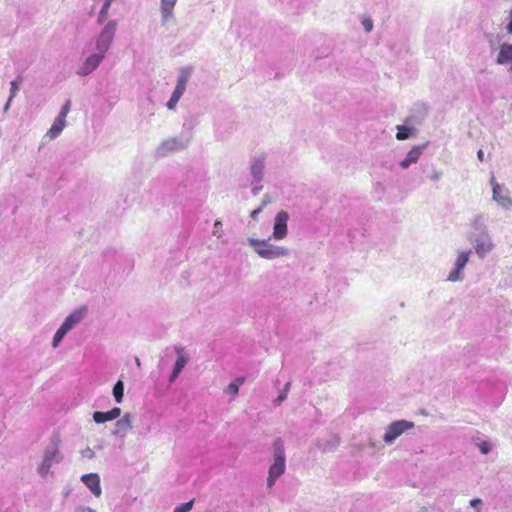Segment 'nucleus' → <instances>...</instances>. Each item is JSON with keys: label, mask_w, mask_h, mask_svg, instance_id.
Returning a JSON list of instances; mask_svg holds the SVG:
<instances>
[{"label": "nucleus", "mask_w": 512, "mask_h": 512, "mask_svg": "<svg viewBox=\"0 0 512 512\" xmlns=\"http://www.w3.org/2000/svg\"><path fill=\"white\" fill-rule=\"evenodd\" d=\"M194 500H190L189 502L183 503L177 507H175L173 512H189L193 508Z\"/></svg>", "instance_id": "nucleus-33"}, {"label": "nucleus", "mask_w": 512, "mask_h": 512, "mask_svg": "<svg viewBox=\"0 0 512 512\" xmlns=\"http://www.w3.org/2000/svg\"><path fill=\"white\" fill-rule=\"evenodd\" d=\"M273 202V198L270 194L266 193L263 195L260 203V207L264 209L266 206L270 205Z\"/></svg>", "instance_id": "nucleus-37"}, {"label": "nucleus", "mask_w": 512, "mask_h": 512, "mask_svg": "<svg viewBox=\"0 0 512 512\" xmlns=\"http://www.w3.org/2000/svg\"><path fill=\"white\" fill-rule=\"evenodd\" d=\"M87 314L86 307H80L71 312L62 322L60 327L55 332L52 339V347L54 349L58 348L63 338L72 331L81 321L85 318Z\"/></svg>", "instance_id": "nucleus-5"}, {"label": "nucleus", "mask_w": 512, "mask_h": 512, "mask_svg": "<svg viewBox=\"0 0 512 512\" xmlns=\"http://www.w3.org/2000/svg\"><path fill=\"white\" fill-rule=\"evenodd\" d=\"M472 254L471 250H458L456 254V259L453 264L452 270L449 272L447 276L448 282H461L464 280V268L467 265L469 258Z\"/></svg>", "instance_id": "nucleus-10"}, {"label": "nucleus", "mask_w": 512, "mask_h": 512, "mask_svg": "<svg viewBox=\"0 0 512 512\" xmlns=\"http://www.w3.org/2000/svg\"><path fill=\"white\" fill-rule=\"evenodd\" d=\"M190 145V138L183 135H175L162 139L155 148V156L166 158L173 154L186 150Z\"/></svg>", "instance_id": "nucleus-4"}, {"label": "nucleus", "mask_w": 512, "mask_h": 512, "mask_svg": "<svg viewBox=\"0 0 512 512\" xmlns=\"http://www.w3.org/2000/svg\"><path fill=\"white\" fill-rule=\"evenodd\" d=\"M74 512H97V511L89 506L80 505L75 508Z\"/></svg>", "instance_id": "nucleus-41"}, {"label": "nucleus", "mask_w": 512, "mask_h": 512, "mask_svg": "<svg viewBox=\"0 0 512 512\" xmlns=\"http://www.w3.org/2000/svg\"><path fill=\"white\" fill-rule=\"evenodd\" d=\"M252 189H251V193L256 196L260 193V191L263 189V186L261 185V183L257 184V183H253L252 182Z\"/></svg>", "instance_id": "nucleus-42"}, {"label": "nucleus", "mask_w": 512, "mask_h": 512, "mask_svg": "<svg viewBox=\"0 0 512 512\" xmlns=\"http://www.w3.org/2000/svg\"><path fill=\"white\" fill-rule=\"evenodd\" d=\"M482 505V500L480 498H473L470 500V506L472 508H475L477 510V512H481L480 511V506Z\"/></svg>", "instance_id": "nucleus-39"}, {"label": "nucleus", "mask_w": 512, "mask_h": 512, "mask_svg": "<svg viewBox=\"0 0 512 512\" xmlns=\"http://www.w3.org/2000/svg\"><path fill=\"white\" fill-rule=\"evenodd\" d=\"M470 231L469 233H488L489 228L487 225V219L483 214H476L470 220Z\"/></svg>", "instance_id": "nucleus-18"}, {"label": "nucleus", "mask_w": 512, "mask_h": 512, "mask_svg": "<svg viewBox=\"0 0 512 512\" xmlns=\"http://www.w3.org/2000/svg\"><path fill=\"white\" fill-rule=\"evenodd\" d=\"M477 446H478L480 452L484 455L488 454L492 450L491 443L487 442V441H482V442L478 443Z\"/></svg>", "instance_id": "nucleus-36"}, {"label": "nucleus", "mask_w": 512, "mask_h": 512, "mask_svg": "<svg viewBox=\"0 0 512 512\" xmlns=\"http://www.w3.org/2000/svg\"><path fill=\"white\" fill-rule=\"evenodd\" d=\"M286 456L285 447L281 439H277L273 444V462L269 467L267 486L271 488L276 480L285 473Z\"/></svg>", "instance_id": "nucleus-3"}, {"label": "nucleus", "mask_w": 512, "mask_h": 512, "mask_svg": "<svg viewBox=\"0 0 512 512\" xmlns=\"http://www.w3.org/2000/svg\"><path fill=\"white\" fill-rule=\"evenodd\" d=\"M178 0H160L159 13L160 22L163 27L175 21V7Z\"/></svg>", "instance_id": "nucleus-13"}, {"label": "nucleus", "mask_w": 512, "mask_h": 512, "mask_svg": "<svg viewBox=\"0 0 512 512\" xmlns=\"http://www.w3.org/2000/svg\"><path fill=\"white\" fill-rule=\"evenodd\" d=\"M174 351L176 353V361L174 363L172 372L169 376V382L173 383L180 375L184 367L190 360V355L188 351L182 345L174 346Z\"/></svg>", "instance_id": "nucleus-11"}, {"label": "nucleus", "mask_w": 512, "mask_h": 512, "mask_svg": "<svg viewBox=\"0 0 512 512\" xmlns=\"http://www.w3.org/2000/svg\"><path fill=\"white\" fill-rule=\"evenodd\" d=\"M118 27V21L115 19L108 20L95 40V49L105 54L111 47Z\"/></svg>", "instance_id": "nucleus-6"}, {"label": "nucleus", "mask_w": 512, "mask_h": 512, "mask_svg": "<svg viewBox=\"0 0 512 512\" xmlns=\"http://www.w3.org/2000/svg\"><path fill=\"white\" fill-rule=\"evenodd\" d=\"M115 0H104V3L99 11V14H98V23H104L105 20H106V17L108 15V12H109V8L111 6V4L114 2Z\"/></svg>", "instance_id": "nucleus-26"}, {"label": "nucleus", "mask_w": 512, "mask_h": 512, "mask_svg": "<svg viewBox=\"0 0 512 512\" xmlns=\"http://www.w3.org/2000/svg\"><path fill=\"white\" fill-rule=\"evenodd\" d=\"M70 111V101L68 100L64 105L63 107L61 108V111L59 112V114L57 115L56 118H59L63 121H66V118H67V115Z\"/></svg>", "instance_id": "nucleus-34"}, {"label": "nucleus", "mask_w": 512, "mask_h": 512, "mask_svg": "<svg viewBox=\"0 0 512 512\" xmlns=\"http://www.w3.org/2000/svg\"><path fill=\"white\" fill-rule=\"evenodd\" d=\"M288 212L281 210L277 212L273 221V232L268 239L248 237L247 244L261 259L272 261L276 259L289 258L291 251L286 246L271 243V240L281 241L288 235Z\"/></svg>", "instance_id": "nucleus-1"}, {"label": "nucleus", "mask_w": 512, "mask_h": 512, "mask_svg": "<svg viewBox=\"0 0 512 512\" xmlns=\"http://www.w3.org/2000/svg\"><path fill=\"white\" fill-rule=\"evenodd\" d=\"M412 129L406 126H397L396 139L399 141L406 140L410 137Z\"/></svg>", "instance_id": "nucleus-27"}, {"label": "nucleus", "mask_w": 512, "mask_h": 512, "mask_svg": "<svg viewBox=\"0 0 512 512\" xmlns=\"http://www.w3.org/2000/svg\"><path fill=\"white\" fill-rule=\"evenodd\" d=\"M496 62L498 64H507L512 62V45L503 44L500 47Z\"/></svg>", "instance_id": "nucleus-21"}, {"label": "nucleus", "mask_w": 512, "mask_h": 512, "mask_svg": "<svg viewBox=\"0 0 512 512\" xmlns=\"http://www.w3.org/2000/svg\"><path fill=\"white\" fill-rule=\"evenodd\" d=\"M467 239L472 244L476 255L481 259L485 258L495 248L490 232L482 234L468 233Z\"/></svg>", "instance_id": "nucleus-7"}, {"label": "nucleus", "mask_w": 512, "mask_h": 512, "mask_svg": "<svg viewBox=\"0 0 512 512\" xmlns=\"http://www.w3.org/2000/svg\"><path fill=\"white\" fill-rule=\"evenodd\" d=\"M490 186L492 189V200L503 210L512 211V197L509 189L505 185L496 181L492 175L490 178Z\"/></svg>", "instance_id": "nucleus-8"}, {"label": "nucleus", "mask_w": 512, "mask_h": 512, "mask_svg": "<svg viewBox=\"0 0 512 512\" xmlns=\"http://www.w3.org/2000/svg\"><path fill=\"white\" fill-rule=\"evenodd\" d=\"M11 102H12V100H10V98H9L7 103L5 104V107H4L5 111L9 109Z\"/></svg>", "instance_id": "nucleus-46"}, {"label": "nucleus", "mask_w": 512, "mask_h": 512, "mask_svg": "<svg viewBox=\"0 0 512 512\" xmlns=\"http://www.w3.org/2000/svg\"><path fill=\"white\" fill-rule=\"evenodd\" d=\"M61 443L62 439L60 433H53L48 445L43 451L42 459L37 466V473L42 478H46L48 475L52 474V466L63 461L64 455L61 452Z\"/></svg>", "instance_id": "nucleus-2"}, {"label": "nucleus", "mask_w": 512, "mask_h": 512, "mask_svg": "<svg viewBox=\"0 0 512 512\" xmlns=\"http://www.w3.org/2000/svg\"><path fill=\"white\" fill-rule=\"evenodd\" d=\"M79 453L82 459L92 460L95 457V452L90 447L82 449Z\"/></svg>", "instance_id": "nucleus-32"}, {"label": "nucleus", "mask_w": 512, "mask_h": 512, "mask_svg": "<svg viewBox=\"0 0 512 512\" xmlns=\"http://www.w3.org/2000/svg\"><path fill=\"white\" fill-rule=\"evenodd\" d=\"M414 426V422L404 419L393 421L385 428L382 439L385 444L392 445L397 438Z\"/></svg>", "instance_id": "nucleus-9"}, {"label": "nucleus", "mask_w": 512, "mask_h": 512, "mask_svg": "<svg viewBox=\"0 0 512 512\" xmlns=\"http://www.w3.org/2000/svg\"><path fill=\"white\" fill-rule=\"evenodd\" d=\"M265 157L263 155L255 156L250 163V174L253 183H261L264 178Z\"/></svg>", "instance_id": "nucleus-15"}, {"label": "nucleus", "mask_w": 512, "mask_h": 512, "mask_svg": "<svg viewBox=\"0 0 512 512\" xmlns=\"http://www.w3.org/2000/svg\"><path fill=\"white\" fill-rule=\"evenodd\" d=\"M80 480L96 498H99L102 495V488L100 485L99 474H97V473L83 474L81 476Z\"/></svg>", "instance_id": "nucleus-16"}, {"label": "nucleus", "mask_w": 512, "mask_h": 512, "mask_svg": "<svg viewBox=\"0 0 512 512\" xmlns=\"http://www.w3.org/2000/svg\"><path fill=\"white\" fill-rule=\"evenodd\" d=\"M191 75H192L191 68H189V67L182 68L178 74L176 85L186 88Z\"/></svg>", "instance_id": "nucleus-23"}, {"label": "nucleus", "mask_w": 512, "mask_h": 512, "mask_svg": "<svg viewBox=\"0 0 512 512\" xmlns=\"http://www.w3.org/2000/svg\"><path fill=\"white\" fill-rule=\"evenodd\" d=\"M340 445V439L337 436H332L329 440L320 446L322 452H332Z\"/></svg>", "instance_id": "nucleus-24"}, {"label": "nucleus", "mask_w": 512, "mask_h": 512, "mask_svg": "<svg viewBox=\"0 0 512 512\" xmlns=\"http://www.w3.org/2000/svg\"><path fill=\"white\" fill-rule=\"evenodd\" d=\"M287 393L286 391H281L278 395V397L275 399L274 404L276 406H279L283 401L287 399Z\"/></svg>", "instance_id": "nucleus-38"}, {"label": "nucleus", "mask_w": 512, "mask_h": 512, "mask_svg": "<svg viewBox=\"0 0 512 512\" xmlns=\"http://www.w3.org/2000/svg\"><path fill=\"white\" fill-rule=\"evenodd\" d=\"M186 91V88H183V87H180V86H175L171 96H170V99L167 101L166 103V107L169 111H174L177 107V104L179 102V100L181 99V97L183 96V94L185 93Z\"/></svg>", "instance_id": "nucleus-20"}, {"label": "nucleus", "mask_w": 512, "mask_h": 512, "mask_svg": "<svg viewBox=\"0 0 512 512\" xmlns=\"http://www.w3.org/2000/svg\"><path fill=\"white\" fill-rule=\"evenodd\" d=\"M21 81H22V78L18 77L17 79H15L11 82L10 96H9L10 100H13V98L17 95Z\"/></svg>", "instance_id": "nucleus-29"}, {"label": "nucleus", "mask_w": 512, "mask_h": 512, "mask_svg": "<svg viewBox=\"0 0 512 512\" xmlns=\"http://www.w3.org/2000/svg\"><path fill=\"white\" fill-rule=\"evenodd\" d=\"M262 211L263 209L260 206H258L257 208L250 212V218L256 221L258 219V216L262 213Z\"/></svg>", "instance_id": "nucleus-40"}, {"label": "nucleus", "mask_w": 512, "mask_h": 512, "mask_svg": "<svg viewBox=\"0 0 512 512\" xmlns=\"http://www.w3.org/2000/svg\"><path fill=\"white\" fill-rule=\"evenodd\" d=\"M361 24L366 33H370L373 30L374 23L371 17L362 16Z\"/></svg>", "instance_id": "nucleus-28"}, {"label": "nucleus", "mask_w": 512, "mask_h": 512, "mask_svg": "<svg viewBox=\"0 0 512 512\" xmlns=\"http://www.w3.org/2000/svg\"><path fill=\"white\" fill-rule=\"evenodd\" d=\"M114 399L116 403L120 404L123 401L124 397V383L121 380H118L112 390Z\"/></svg>", "instance_id": "nucleus-25"}, {"label": "nucleus", "mask_w": 512, "mask_h": 512, "mask_svg": "<svg viewBox=\"0 0 512 512\" xmlns=\"http://www.w3.org/2000/svg\"><path fill=\"white\" fill-rule=\"evenodd\" d=\"M289 388H290V382L285 384V386H284L282 391H286V393L288 394Z\"/></svg>", "instance_id": "nucleus-45"}, {"label": "nucleus", "mask_w": 512, "mask_h": 512, "mask_svg": "<svg viewBox=\"0 0 512 512\" xmlns=\"http://www.w3.org/2000/svg\"><path fill=\"white\" fill-rule=\"evenodd\" d=\"M134 415L130 412L125 413L119 418L112 430V435L116 438L124 439L133 429Z\"/></svg>", "instance_id": "nucleus-12"}, {"label": "nucleus", "mask_w": 512, "mask_h": 512, "mask_svg": "<svg viewBox=\"0 0 512 512\" xmlns=\"http://www.w3.org/2000/svg\"><path fill=\"white\" fill-rule=\"evenodd\" d=\"M135 363L138 367L141 366V362H140V359L138 357L135 358Z\"/></svg>", "instance_id": "nucleus-47"}, {"label": "nucleus", "mask_w": 512, "mask_h": 512, "mask_svg": "<svg viewBox=\"0 0 512 512\" xmlns=\"http://www.w3.org/2000/svg\"><path fill=\"white\" fill-rule=\"evenodd\" d=\"M422 152H423V146H420V145L413 146L408 151L405 158L399 162L400 167L403 169L409 168L410 165L416 163L419 160Z\"/></svg>", "instance_id": "nucleus-19"}, {"label": "nucleus", "mask_w": 512, "mask_h": 512, "mask_svg": "<svg viewBox=\"0 0 512 512\" xmlns=\"http://www.w3.org/2000/svg\"><path fill=\"white\" fill-rule=\"evenodd\" d=\"M105 57V54L96 51V53L88 56L82 65L77 69L76 74L79 76H88L98 68Z\"/></svg>", "instance_id": "nucleus-14"}, {"label": "nucleus", "mask_w": 512, "mask_h": 512, "mask_svg": "<svg viewBox=\"0 0 512 512\" xmlns=\"http://www.w3.org/2000/svg\"><path fill=\"white\" fill-rule=\"evenodd\" d=\"M105 413L107 415L108 420L112 421L119 418V416L121 415V409L119 407H114Z\"/></svg>", "instance_id": "nucleus-35"}, {"label": "nucleus", "mask_w": 512, "mask_h": 512, "mask_svg": "<svg viewBox=\"0 0 512 512\" xmlns=\"http://www.w3.org/2000/svg\"><path fill=\"white\" fill-rule=\"evenodd\" d=\"M213 235L216 236L217 238H221L224 234L223 232V224L220 220H216L214 225H213V231H212Z\"/></svg>", "instance_id": "nucleus-30"}, {"label": "nucleus", "mask_w": 512, "mask_h": 512, "mask_svg": "<svg viewBox=\"0 0 512 512\" xmlns=\"http://www.w3.org/2000/svg\"><path fill=\"white\" fill-rule=\"evenodd\" d=\"M243 382L244 380L242 378H237L226 387L224 393L231 396L230 401L235 399L239 392V387L243 384Z\"/></svg>", "instance_id": "nucleus-22"}, {"label": "nucleus", "mask_w": 512, "mask_h": 512, "mask_svg": "<svg viewBox=\"0 0 512 512\" xmlns=\"http://www.w3.org/2000/svg\"><path fill=\"white\" fill-rule=\"evenodd\" d=\"M65 127H66V121H63L59 118H55L52 126L50 127V129L46 132V134L42 138L43 144L59 137Z\"/></svg>", "instance_id": "nucleus-17"}, {"label": "nucleus", "mask_w": 512, "mask_h": 512, "mask_svg": "<svg viewBox=\"0 0 512 512\" xmlns=\"http://www.w3.org/2000/svg\"><path fill=\"white\" fill-rule=\"evenodd\" d=\"M477 156H478L479 160H481V161H482V160H483V156H484L483 151H482V150H479V151L477 152Z\"/></svg>", "instance_id": "nucleus-44"}, {"label": "nucleus", "mask_w": 512, "mask_h": 512, "mask_svg": "<svg viewBox=\"0 0 512 512\" xmlns=\"http://www.w3.org/2000/svg\"><path fill=\"white\" fill-rule=\"evenodd\" d=\"M92 417L93 420L98 424H102L109 421L106 413L101 411L94 412Z\"/></svg>", "instance_id": "nucleus-31"}, {"label": "nucleus", "mask_w": 512, "mask_h": 512, "mask_svg": "<svg viewBox=\"0 0 512 512\" xmlns=\"http://www.w3.org/2000/svg\"><path fill=\"white\" fill-rule=\"evenodd\" d=\"M442 177V173L440 171H434L433 174L430 176V179L432 181H438Z\"/></svg>", "instance_id": "nucleus-43"}]
</instances>
